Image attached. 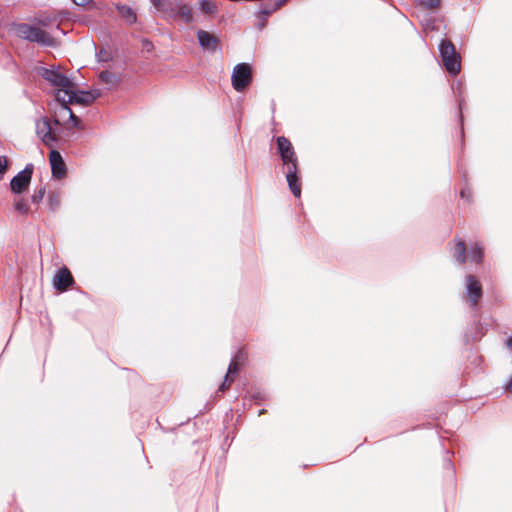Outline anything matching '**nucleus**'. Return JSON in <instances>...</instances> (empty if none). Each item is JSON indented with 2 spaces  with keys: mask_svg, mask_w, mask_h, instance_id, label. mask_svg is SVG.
Segmentation results:
<instances>
[{
  "mask_svg": "<svg viewBox=\"0 0 512 512\" xmlns=\"http://www.w3.org/2000/svg\"><path fill=\"white\" fill-rule=\"evenodd\" d=\"M274 11H276V8L272 5V3H268L259 9L258 14L259 17L265 21L267 17H269Z\"/></svg>",
  "mask_w": 512,
  "mask_h": 512,
  "instance_id": "aec40b11",
  "label": "nucleus"
},
{
  "mask_svg": "<svg viewBox=\"0 0 512 512\" xmlns=\"http://www.w3.org/2000/svg\"><path fill=\"white\" fill-rule=\"evenodd\" d=\"M99 78H100L101 82H103L109 86L116 85L119 82V78L115 74H113L109 71H102L99 74Z\"/></svg>",
  "mask_w": 512,
  "mask_h": 512,
  "instance_id": "dca6fc26",
  "label": "nucleus"
},
{
  "mask_svg": "<svg viewBox=\"0 0 512 512\" xmlns=\"http://www.w3.org/2000/svg\"><path fill=\"white\" fill-rule=\"evenodd\" d=\"M452 257L459 265L469 260L471 263L480 265L484 260V247L481 242L475 241L470 244L469 249L464 240L455 238L451 248Z\"/></svg>",
  "mask_w": 512,
  "mask_h": 512,
  "instance_id": "f03ea898",
  "label": "nucleus"
},
{
  "mask_svg": "<svg viewBox=\"0 0 512 512\" xmlns=\"http://www.w3.org/2000/svg\"><path fill=\"white\" fill-rule=\"evenodd\" d=\"M77 6H85L89 4L90 0H71Z\"/></svg>",
  "mask_w": 512,
  "mask_h": 512,
  "instance_id": "c756f323",
  "label": "nucleus"
},
{
  "mask_svg": "<svg viewBox=\"0 0 512 512\" xmlns=\"http://www.w3.org/2000/svg\"><path fill=\"white\" fill-rule=\"evenodd\" d=\"M62 110L68 113L69 119L73 123V126L76 128L81 127V120L73 113V111L69 108V106L61 104Z\"/></svg>",
  "mask_w": 512,
  "mask_h": 512,
  "instance_id": "412c9836",
  "label": "nucleus"
},
{
  "mask_svg": "<svg viewBox=\"0 0 512 512\" xmlns=\"http://www.w3.org/2000/svg\"><path fill=\"white\" fill-rule=\"evenodd\" d=\"M33 168L34 167L32 164H27L26 167L22 171L18 172L11 179L10 188L13 193L21 194L28 188V186L31 182Z\"/></svg>",
  "mask_w": 512,
  "mask_h": 512,
  "instance_id": "1a4fd4ad",
  "label": "nucleus"
},
{
  "mask_svg": "<svg viewBox=\"0 0 512 512\" xmlns=\"http://www.w3.org/2000/svg\"><path fill=\"white\" fill-rule=\"evenodd\" d=\"M421 4L426 8H437L440 5V0H420Z\"/></svg>",
  "mask_w": 512,
  "mask_h": 512,
  "instance_id": "b1692460",
  "label": "nucleus"
},
{
  "mask_svg": "<svg viewBox=\"0 0 512 512\" xmlns=\"http://www.w3.org/2000/svg\"><path fill=\"white\" fill-rule=\"evenodd\" d=\"M73 283V276L65 266L60 268L53 277V287L61 292L66 291Z\"/></svg>",
  "mask_w": 512,
  "mask_h": 512,
  "instance_id": "9b49d317",
  "label": "nucleus"
},
{
  "mask_svg": "<svg viewBox=\"0 0 512 512\" xmlns=\"http://www.w3.org/2000/svg\"><path fill=\"white\" fill-rule=\"evenodd\" d=\"M100 96V92L98 90L95 91H74L72 88H67L63 90V94L57 93L56 99L61 104L69 105V104H80L83 106H87L91 104L97 97Z\"/></svg>",
  "mask_w": 512,
  "mask_h": 512,
  "instance_id": "39448f33",
  "label": "nucleus"
},
{
  "mask_svg": "<svg viewBox=\"0 0 512 512\" xmlns=\"http://www.w3.org/2000/svg\"><path fill=\"white\" fill-rule=\"evenodd\" d=\"M36 133L47 146H51L56 140V136L52 132L50 122L46 117L36 121Z\"/></svg>",
  "mask_w": 512,
  "mask_h": 512,
  "instance_id": "9d476101",
  "label": "nucleus"
},
{
  "mask_svg": "<svg viewBox=\"0 0 512 512\" xmlns=\"http://www.w3.org/2000/svg\"><path fill=\"white\" fill-rule=\"evenodd\" d=\"M507 346L508 348L510 349V351L512 352V337H510L507 341Z\"/></svg>",
  "mask_w": 512,
  "mask_h": 512,
  "instance_id": "72a5a7b5",
  "label": "nucleus"
},
{
  "mask_svg": "<svg viewBox=\"0 0 512 512\" xmlns=\"http://www.w3.org/2000/svg\"><path fill=\"white\" fill-rule=\"evenodd\" d=\"M201 9L206 14H215L218 11L217 4L214 0H201Z\"/></svg>",
  "mask_w": 512,
  "mask_h": 512,
  "instance_id": "a211bd4d",
  "label": "nucleus"
},
{
  "mask_svg": "<svg viewBox=\"0 0 512 512\" xmlns=\"http://www.w3.org/2000/svg\"><path fill=\"white\" fill-rule=\"evenodd\" d=\"M48 204L51 211H56L61 204V196L58 192H51L48 195Z\"/></svg>",
  "mask_w": 512,
  "mask_h": 512,
  "instance_id": "f3484780",
  "label": "nucleus"
},
{
  "mask_svg": "<svg viewBox=\"0 0 512 512\" xmlns=\"http://www.w3.org/2000/svg\"><path fill=\"white\" fill-rule=\"evenodd\" d=\"M176 13L180 16L186 23H190L193 20V15L191 8L188 5H177Z\"/></svg>",
  "mask_w": 512,
  "mask_h": 512,
  "instance_id": "2eb2a0df",
  "label": "nucleus"
},
{
  "mask_svg": "<svg viewBox=\"0 0 512 512\" xmlns=\"http://www.w3.org/2000/svg\"><path fill=\"white\" fill-rule=\"evenodd\" d=\"M116 10L129 25H132L137 21L136 13L131 7L125 4H117Z\"/></svg>",
  "mask_w": 512,
  "mask_h": 512,
  "instance_id": "4468645a",
  "label": "nucleus"
},
{
  "mask_svg": "<svg viewBox=\"0 0 512 512\" xmlns=\"http://www.w3.org/2000/svg\"><path fill=\"white\" fill-rule=\"evenodd\" d=\"M460 196L462 199H465L467 201H471L472 199V191L469 187H464L460 191Z\"/></svg>",
  "mask_w": 512,
  "mask_h": 512,
  "instance_id": "393cba45",
  "label": "nucleus"
},
{
  "mask_svg": "<svg viewBox=\"0 0 512 512\" xmlns=\"http://www.w3.org/2000/svg\"><path fill=\"white\" fill-rule=\"evenodd\" d=\"M157 11H166V0H150Z\"/></svg>",
  "mask_w": 512,
  "mask_h": 512,
  "instance_id": "5701e85b",
  "label": "nucleus"
},
{
  "mask_svg": "<svg viewBox=\"0 0 512 512\" xmlns=\"http://www.w3.org/2000/svg\"><path fill=\"white\" fill-rule=\"evenodd\" d=\"M8 167V161L5 156H0V179L2 178L3 174L7 170Z\"/></svg>",
  "mask_w": 512,
  "mask_h": 512,
  "instance_id": "a878e982",
  "label": "nucleus"
},
{
  "mask_svg": "<svg viewBox=\"0 0 512 512\" xmlns=\"http://www.w3.org/2000/svg\"><path fill=\"white\" fill-rule=\"evenodd\" d=\"M97 55L99 57V60H101V61H105L106 60V58H104V52L102 50Z\"/></svg>",
  "mask_w": 512,
  "mask_h": 512,
  "instance_id": "2f4dec72",
  "label": "nucleus"
},
{
  "mask_svg": "<svg viewBox=\"0 0 512 512\" xmlns=\"http://www.w3.org/2000/svg\"><path fill=\"white\" fill-rule=\"evenodd\" d=\"M443 66L451 75H457L461 70V57L454 44L447 39L441 40L438 46Z\"/></svg>",
  "mask_w": 512,
  "mask_h": 512,
  "instance_id": "20e7f679",
  "label": "nucleus"
},
{
  "mask_svg": "<svg viewBox=\"0 0 512 512\" xmlns=\"http://www.w3.org/2000/svg\"><path fill=\"white\" fill-rule=\"evenodd\" d=\"M199 45L206 51L215 52L219 45V38L205 30L197 32Z\"/></svg>",
  "mask_w": 512,
  "mask_h": 512,
  "instance_id": "ddd939ff",
  "label": "nucleus"
},
{
  "mask_svg": "<svg viewBox=\"0 0 512 512\" xmlns=\"http://www.w3.org/2000/svg\"><path fill=\"white\" fill-rule=\"evenodd\" d=\"M49 161L53 177L58 179L63 178L66 173V166L61 154L56 150H51L49 153Z\"/></svg>",
  "mask_w": 512,
  "mask_h": 512,
  "instance_id": "f8f14e48",
  "label": "nucleus"
},
{
  "mask_svg": "<svg viewBox=\"0 0 512 512\" xmlns=\"http://www.w3.org/2000/svg\"><path fill=\"white\" fill-rule=\"evenodd\" d=\"M278 150L284 165L287 166L286 180L292 194L299 198L301 196V184L298 174V159L291 142L284 136L276 139Z\"/></svg>",
  "mask_w": 512,
  "mask_h": 512,
  "instance_id": "f257e3e1",
  "label": "nucleus"
},
{
  "mask_svg": "<svg viewBox=\"0 0 512 512\" xmlns=\"http://www.w3.org/2000/svg\"><path fill=\"white\" fill-rule=\"evenodd\" d=\"M14 209L22 215H27L30 212L29 204L22 198L15 201Z\"/></svg>",
  "mask_w": 512,
  "mask_h": 512,
  "instance_id": "6ab92c4d",
  "label": "nucleus"
},
{
  "mask_svg": "<svg viewBox=\"0 0 512 512\" xmlns=\"http://www.w3.org/2000/svg\"><path fill=\"white\" fill-rule=\"evenodd\" d=\"M40 76L48 81L51 85L55 87H59V91L57 93L63 94V90L67 88H73L74 83L67 76L61 74L57 70L48 69V68H40L39 70Z\"/></svg>",
  "mask_w": 512,
  "mask_h": 512,
  "instance_id": "0eeeda50",
  "label": "nucleus"
},
{
  "mask_svg": "<svg viewBox=\"0 0 512 512\" xmlns=\"http://www.w3.org/2000/svg\"><path fill=\"white\" fill-rule=\"evenodd\" d=\"M465 296L471 307H475L483 296L480 281L472 274L465 277Z\"/></svg>",
  "mask_w": 512,
  "mask_h": 512,
  "instance_id": "6e6552de",
  "label": "nucleus"
},
{
  "mask_svg": "<svg viewBox=\"0 0 512 512\" xmlns=\"http://www.w3.org/2000/svg\"><path fill=\"white\" fill-rule=\"evenodd\" d=\"M238 370H239V368H238L237 363L232 361L229 364V366H228V370H227V374L226 375H228L229 377H230V375H235V374L238 373Z\"/></svg>",
  "mask_w": 512,
  "mask_h": 512,
  "instance_id": "cd10ccee",
  "label": "nucleus"
},
{
  "mask_svg": "<svg viewBox=\"0 0 512 512\" xmlns=\"http://www.w3.org/2000/svg\"><path fill=\"white\" fill-rule=\"evenodd\" d=\"M459 108H460V110L462 109V102L461 101L459 103Z\"/></svg>",
  "mask_w": 512,
  "mask_h": 512,
  "instance_id": "e433bc0d",
  "label": "nucleus"
},
{
  "mask_svg": "<svg viewBox=\"0 0 512 512\" xmlns=\"http://www.w3.org/2000/svg\"><path fill=\"white\" fill-rule=\"evenodd\" d=\"M233 380H234L233 377H229L228 375H226L225 378H224V381L219 386V390L220 391H225L226 389H228L230 384L233 382Z\"/></svg>",
  "mask_w": 512,
  "mask_h": 512,
  "instance_id": "bb28decb",
  "label": "nucleus"
},
{
  "mask_svg": "<svg viewBox=\"0 0 512 512\" xmlns=\"http://www.w3.org/2000/svg\"><path fill=\"white\" fill-rule=\"evenodd\" d=\"M97 55L99 57V60H101V61H105L106 60V58H104V52L102 50Z\"/></svg>",
  "mask_w": 512,
  "mask_h": 512,
  "instance_id": "7c9ffc66",
  "label": "nucleus"
},
{
  "mask_svg": "<svg viewBox=\"0 0 512 512\" xmlns=\"http://www.w3.org/2000/svg\"><path fill=\"white\" fill-rule=\"evenodd\" d=\"M506 389L509 391H512V377L510 378L509 382L507 383Z\"/></svg>",
  "mask_w": 512,
  "mask_h": 512,
  "instance_id": "473e14b6",
  "label": "nucleus"
},
{
  "mask_svg": "<svg viewBox=\"0 0 512 512\" xmlns=\"http://www.w3.org/2000/svg\"><path fill=\"white\" fill-rule=\"evenodd\" d=\"M45 195V188L42 187L39 190L35 191V193L32 195L31 200L33 203H39Z\"/></svg>",
  "mask_w": 512,
  "mask_h": 512,
  "instance_id": "4be33fe9",
  "label": "nucleus"
},
{
  "mask_svg": "<svg viewBox=\"0 0 512 512\" xmlns=\"http://www.w3.org/2000/svg\"><path fill=\"white\" fill-rule=\"evenodd\" d=\"M287 0H271L272 5L277 9H279L281 6H283L286 3Z\"/></svg>",
  "mask_w": 512,
  "mask_h": 512,
  "instance_id": "c85d7f7f",
  "label": "nucleus"
},
{
  "mask_svg": "<svg viewBox=\"0 0 512 512\" xmlns=\"http://www.w3.org/2000/svg\"><path fill=\"white\" fill-rule=\"evenodd\" d=\"M252 81V68L248 63H238L231 74L232 87L237 92H242Z\"/></svg>",
  "mask_w": 512,
  "mask_h": 512,
  "instance_id": "423d86ee",
  "label": "nucleus"
},
{
  "mask_svg": "<svg viewBox=\"0 0 512 512\" xmlns=\"http://www.w3.org/2000/svg\"><path fill=\"white\" fill-rule=\"evenodd\" d=\"M461 89V83H457L453 85V89Z\"/></svg>",
  "mask_w": 512,
  "mask_h": 512,
  "instance_id": "f704fd0d",
  "label": "nucleus"
},
{
  "mask_svg": "<svg viewBox=\"0 0 512 512\" xmlns=\"http://www.w3.org/2000/svg\"><path fill=\"white\" fill-rule=\"evenodd\" d=\"M15 35L23 40L37 43L45 47H56L57 40L41 28L28 24L18 23L13 27Z\"/></svg>",
  "mask_w": 512,
  "mask_h": 512,
  "instance_id": "7ed1b4c3",
  "label": "nucleus"
},
{
  "mask_svg": "<svg viewBox=\"0 0 512 512\" xmlns=\"http://www.w3.org/2000/svg\"><path fill=\"white\" fill-rule=\"evenodd\" d=\"M264 411H265L264 409L260 410V411H259V413H258V415L260 416L261 414H263V413H264Z\"/></svg>",
  "mask_w": 512,
  "mask_h": 512,
  "instance_id": "c9c22d12",
  "label": "nucleus"
}]
</instances>
